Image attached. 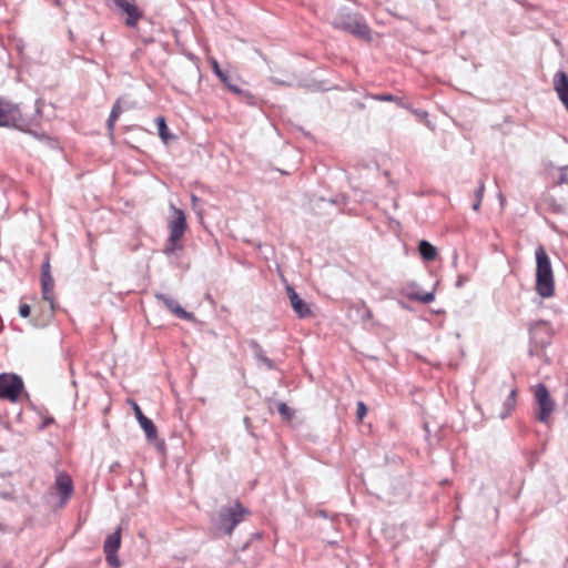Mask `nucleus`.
Wrapping results in <instances>:
<instances>
[{"mask_svg":"<svg viewBox=\"0 0 568 568\" xmlns=\"http://www.w3.org/2000/svg\"><path fill=\"white\" fill-rule=\"evenodd\" d=\"M536 292L542 298L552 297L555 294V278L550 258L540 245L536 248Z\"/></svg>","mask_w":568,"mask_h":568,"instance_id":"nucleus-1","label":"nucleus"},{"mask_svg":"<svg viewBox=\"0 0 568 568\" xmlns=\"http://www.w3.org/2000/svg\"><path fill=\"white\" fill-rule=\"evenodd\" d=\"M246 515H248V510L240 503L222 507L212 517L216 535H231Z\"/></svg>","mask_w":568,"mask_h":568,"instance_id":"nucleus-2","label":"nucleus"},{"mask_svg":"<svg viewBox=\"0 0 568 568\" xmlns=\"http://www.w3.org/2000/svg\"><path fill=\"white\" fill-rule=\"evenodd\" d=\"M332 24L334 28L341 29L357 38L371 39V29L365 19L348 8L339 9L335 13Z\"/></svg>","mask_w":568,"mask_h":568,"instance_id":"nucleus-3","label":"nucleus"},{"mask_svg":"<svg viewBox=\"0 0 568 568\" xmlns=\"http://www.w3.org/2000/svg\"><path fill=\"white\" fill-rule=\"evenodd\" d=\"M530 334V355L539 356L541 352L550 345L552 331L550 326L542 322H536L529 327Z\"/></svg>","mask_w":568,"mask_h":568,"instance_id":"nucleus-4","label":"nucleus"},{"mask_svg":"<svg viewBox=\"0 0 568 568\" xmlns=\"http://www.w3.org/2000/svg\"><path fill=\"white\" fill-rule=\"evenodd\" d=\"M534 397L538 405L537 419L541 423H548L552 412L555 410V403L550 397L547 387L544 384H538L534 387Z\"/></svg>","mask_w":568,"mask_h":568,"instance_id":"nucleus-5","label":"nucleus"},{"mask_svg":"<svg viewBox=\"0 0 568 568\" xmlns=\"http://www.w3.org/2000/svg\"><path fill=\"white\" fill-rule=\"evenodd\" d=\"M23 389L21 377L16 374H0V398L16 402Z\"/></svg>","mask_w":568,"mask_h":568,"instance_id":"nucleus-6","label":"nucleus"},{"mask_svg":"<svg viewBox=\"0 0 568 568\" xmlns=\"http://www.w3.org/2000/svg\"><path fill=\"white\" fill-rule=\"evenodd\" d=\"M114 6L126 16L125 26L136 28L139 21L143 18V11L138 7L135 0H113Z\"/></svg>","mask_w":568,"mask_h":568,"instance_id":"nucleus-7","label":"nucleus"},{"mask_svg":"<svg viewBox=\"0 0 568 568\" xmlns=\"http://www.w3.org/2000/svg\"><path fill=\"white\" fill-rule=\"evenodd\" d=\"M170 207L173 212V217L168 222L169 236H172V240L182 239L187 229L185 213L173 204Z\"/></svg>","mask_w":568,"mask_h":568,"instance_id":"nucleus-8","label":"nucleus"},{"mask_svg":"<svg viewBox=\"0 0 568 568\" xmlns=\"http://www.w3.org/2000/svg\"><path fill=\"white\" fill-rule=\"evenodd\" d=\"M120 545L121 534L119 528L113 534L106 537L103 546L106 561L115 568L120 566V560L119 557L116 556Z\"/></svg>","mask_w":568,"mask_h":568,"instance_id":"nucleus-9","label":"nucleus"},{"mask_svg":"<svg viewBox=\"0 0 568 568\" xmlns=\"http://www.w3.org/2000/svg\"><path fill=\"white\" fill-rule=\"evenodd\" d=\"M212 69L216 77L221 80V82L233 93L243 95L247 99H253L252 94L246 91L241 90V88L235 83L234 79L225 71L220 68V64L216 60H212Z\"/></svg>","mask_w":568,"mask_h":568,"instance_id":"nucleus-10","label":"nucleus"},{"mask_svg":"<svg viewBox=\"0 0 568 568\" xmlns=\"http://www.w3.org/2000/svg\"><path fill=\"white\" fill-rule=\"evenodd\" d=\"M54 488L60 495V507L64 506L73 493V483L69 475L59 473L55 478Z\"/></svg>","mask_w":568,"mask_h":568,"instance_id":"nucleus-11","label":"nucleus"},{"mask_svg":"<svg viewBox=\"0 0 568 568\" xmlns=\"http://www.w3.org/2000/svg\"><path fill=\"white\" fill-rule=\"evenodd\" d=\"M554 89L558 98L568 110V75L564 71H558L554 75Z\"/></svg>","mask_w":568,"mask_h":568,"instance_id":"nucleus-12","label":"nucleus"},{"mask_svg":"<svg viewBox=\"0 0 568 568\" xmlns=\"http://www.w3.org/2000/svg\"><path fill=\"white\" fill-rule=\"evenodd\" d=\"M417 288V284L409 283L403 287L402 293L409 300L418 301L425 304H428L435 300L434 292L419 293Z\"/></svg>","mask_w":568,"mask_h":568,"instance_id":"nucleus-13","label":"nucleus"},{"mask_svg":"<svg viewBox=\"0 0 568 568\" xmlns=\"http://www.w3.org/2000/svg\"><path fill=\"white\" fill-rule=\"evenodd\" d=\"M156 300L161 301L168 310L182 320H191L192 314L186 312L174 298L165 294H155Z\"/></svg>","mask_w":568,"mask_h":568,"instance_id":"nucleus-14","label":"nucleus"},{"mask_svg":"<svg viewBox=\"0 0 568 568\" xmlns=\"http://www.w3.org/2000/svg\"><path fill=\"white\" fill-rule=\"evenodd\" d=\"M287 294L294 312L298 317L304 318L311 314V310L307 304L300 297L293 287H287Z\"/></svg>","mask_w":568,"mask_h":568,"instance_id":"nucleus-15","label":"nucleus"},{"mask_svg":"<svg viewBox=\"0 0 568 568\" xmlns=\"http://www.w3.org/2000/svg\"><path fill=\"white\" fill-rule=\"evenodd\" d=\"M41 287H42V297L50 304L52 311H54V297H53V287L54 280L51 274H45L41 276Z\"/></svg>","mask_w":568,"mask_h":568,"instance_id":"nucleus-16","label":"nucleus"},{"mask_svg":"<svg viewBox=\"0 0 568 568\" xmlns=\"http://www.w3.org/2000/svg\"><path fill=\"white\" fill-rule=\"evenodd\" d=\"M418 251H419L420 256L425 261H433V260H435V257L437 255L436 247L425 240L419 242Z\"/></svg>","mask_w":568,"mask_h":568,"instance_id":"nucleus-17","label":"nucleus"},{"mask_svg":"<svg viewBox=\"0 0 568 568\" xmlns=\"http://www.w3.org/2000/svg\"><path fill=\"white\" fill-rule=\"evenodd\" d=\"M138 422L141 428L144 430L146 438L149 440H154L158 436V432L153 422L146 416L140 418Z\"/></svg>","mask_w":568,"mask_h":568,"instance_id":"nucleus-18","label":"nucleus"},{"mask_svg":"<svg viewBox=\"0 0 568 568\" xmlns=\"http://www.w3.org/2000/svg\"><path fill=\"white\" fill-rule=\"evenodd\" d=\"M181 240L182 239L172 240V236H169L166 245L163 248V253L168 257H171V256L175 255L178 252H182L183 245L181 244Z\"/></svg>","mask_w":568,"mask_h":568,"instance_id":"nucleus-19","label":"nucleus"},{"mask_svg":"<svg viewBox=\"0 0 568 568\" xmlns=\"http://www.w3.org/2000/svg\"><path fill=\"white\" fill-rule=\"evenodd\" d=\"M517 390L513 388L504 403V410L500 413V417L505 419L511 413L516 405Z\"/></svg>","mask_w":568,"mask_h":568,"instance_id":"nucleus-20","label":"nucleus"},{"mask_svg":"<svg viewBox=\"0 0 568 568\" xmlns=\"http://www.w3.org/2000/svg\"><path fill=\"white\" fill-rule=\"evenodd\" d=\"M371 98L381 102H396L399 106L409 109V105L405 104L400 98L390 93L373 94Z\"/></svg>","mask_w":568,"mask_h":568,"instance_id":"nucleus-21","label":"nucleus"},{"mask_svg":"<svg viewBox=\"0 0 568 568\" xmlns=\"http://www.w3.org/2000/svg\"><path fill=\"white\" fill-rule=\"evenodd\" d=\"M10 111H11L10 104L7 102H3L0 99V125L1 126H7L10 124V122H11Z\"/></svg>","mask_w":568,"mask_h":568,"instance_id":"nucleus-22","label":"nucleus"},{"mask_svg":"<svg viewBox=\"0 0 568 568\" xmlns=\"http://www.w3.org/2000/svg\"><path fill=\"white\" fill-rule=\"evenodd\" d=\"M484 193H485V182L483 180H480L478 182V187L477 190L475 191V203L473 204V210L478 212L479 209H480V204H481V201H483V197H484Z\"/></svg>","mask_w":568,"mask_h":568,"instance_id":"nucleus-23","label":"nucleus"},{"mask_svg":"<svg viewBox=\"0 0 568 568\" xmlns=\"http://www.w3.org/2000/svg\"><path fill=\"white\" fill-rule=\"evenodd\" d=\"M156 123H158V130H159L160 138L164 142H168L170 135H169V130H168V126H166L164 118H158L156 119Z\"/></svg>","mask_w":568,"mask_h":568,"instance_id":"nucleus-24","label":"nucleus"},{"mask_svg":"<svg viewBox=\"0 0 568 568\" xmlns=\"http://www.w3.org/2000/svg\"><path fill=\"white\" fill-rule=\"evenodd\" d=\"M121 113V109L119 106V103H115L110 112L109 119L106 121L109 130L113 129V125L115 121L118 120L119 115Z\"/></svg>","mask_w":568,"mask_h":568,"instance_id":"nucleus-25","label":"nucleus"},{"mask_svg":"<svg viewBox=\"0 0 568 568\" xmlns=\"http://www.w3.org/2000/svg\"><path fill=\"white\" fill-rule=\"evenodd\" d=\"M256 358L263 363L267 369L275 368V365L272 359H270L261 349L256 352Z\"/></svg>","mask_w":568,"mask_h":568,"instance_id":"nucleus-26","label":"nucleus"},{"mask_svg":"<svg viewBox=\"0 0 568 568\" xmlns=\"http://www.w3.org/2000/svg\"><path fill=\"white\" fill-rule=\"evenodd\" d=\"M277 410L285 419H291L294 414L293 410L285 403H280L277 405Z\"/></svg>","mask_w":568,"mask_h":568,"instance_id":"nucleus-27","label":"nucleus"},{"mask_svg":"<svg viewBox=\"0 0 568 568\" xmlns=\"http://www.w3.org/2000/svg\"><path fill=\"white\" fill-rule=\"evenodd\" d=\"M191 202H192L193 210L196 212L197 215L201 216L202 215L201 200L196 195L192 194Z\"/></svg>","mask_w":568,"mask_h":568,"instance_id":"nucleus-28","label":"nucleus"},{"mask_svg":"<svg viewBox=\"0 0 568 568\" xmlns=\"http://www.w3.org/2000/svg\"><path fill=\"white\" fill-rule=\"evenodd\" d=\"M356 413H357V417L359 419H363V417L366 415L367 408L363 402L357 403V412Z\"/></svg>","mask_w":568,"mask_h":568,"instance_id":"nucleus-29","label":"nucleus"},{"mask_svg":"<svg viewBox=\"0 0 568 568\" xmlns=\"http://www.w3.org/2000/svg\"><path fill=\"white\" fill-rule=\"evenodd\" d=\"M31 308L28 304H21L19 306V314L21 317H28L30 315Z\"/></svg>","mask_w":568,"mask_h":568,"instance_id":"nucleus-30","label":"nucleus"},{"mask_svg":"<svg viewBox=\"0 0 568 568\" xmlns=\"http://www.w3.org/2000/svg\"><path fill=\"white\" fill-rule=\"evenodd\" d=\"M131 405H132V408L134 410V414H135V417L138 420L140 418L144 417V414L142 413L140 406L135 402H132Z\"/></svg>","mask_w":568,"mask_h":568,"instance_id":"nucleus-31","label":"nucleus"},{"mask_svg":"<svg viewBox=\"0 0 568 568\" xmlns=\"http://www.w3.org/2000/svg\"><path fill=\"white\" fill-rule=\"evenodd\" d=\"M408 110H412V112H413L414 114H416L419 119L425 120V119H427V116H428V113H427L426 111H424V110H419V109H412L410 106H409V109H408Z\"/></svg>","mask_w":568,"mask_h":568,"instance_id":"nucleus-32","label":"nucleus"},{"mask_svg":"<svg viewBox=\"0 0 568 568\" xmlns=\"http://www.w3.org/2000/svg\"><path fill=\"white\" fill-rule=\"evenodd\" d=\"M566 170H567V168H561V170H560V175H559V180H558L559 184L568 183Z\"/></svg>","mask_w":568,"mask_h":568,"instance_id":"nucleus-33","label":"nucleus"},{"mask_svg":"<svg viewBox=\"0 0 568 568\" xmlns=\"http://www.w3.org/2000/svg\"><path fill=\"white\" fill-rule=\"evenodd\" d=\"M45 274H50V264L48 260L42 264L41 276H44Z\"/></svg>","mask_w":568,"mask_h":568,"instance_id":"nucleus-34","label":"nucleus"},{"mask_svg":"<svg viewBox=\"0 0 568 568\" xmlns=\"http://www.w3.org/2000/svg\"><path fill=\"white\" fill-rule=\"evenodd\" d=\"M0 497L3 498V499H11L12 498V493H10V491H0Z\"/></svg>","mask_w":568,"mask_h":568,"instance_id":"nucleus-35","label":"nucleus"},{"mask_svg":"<svg viewBox=\"0 0 568 568\" xmlns=\"http://www.w3.org/2000/svg\"><path fill=\"white\" fill-rule=\"evenodd\" d=\"M272 81H273L274 83H276V84L286 85V83H285L284 81L278 80V79H275V78H273V79H272Z\"/></svg>","mask_w":568,"mask_h":568,"instance_id":"nucleus-36","label":"nucleus"},{"mask_svg":"<svg viewBox=\"0 0 568 568\" xmlns=\"http://www.w3.org/2000/svg\"><path fill=\"white\" fill-rule=\"evenodd\" d=\"M53 3H54L55 6H60V4H61V1H60V0H53Z\"/></svg>","mask_w":568,"mask_h":568,"instance_id":"nucleus-37","label":"nucleus"},{"mask_svg":"<svg viewBox=\"0 0 568 568\" xmlns=\"http://www.w3.org/2000/svg\"><path fill=\"white\" fill-rule=\"evenodd\" d=\"M115 466H118V464L112 465L111 470L115 469Z\"/></svg>","mask_w":568,"mask_h":568,"instance_id":"nucleus-38","label":"nucleus"}]
</instances>
